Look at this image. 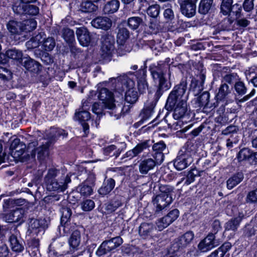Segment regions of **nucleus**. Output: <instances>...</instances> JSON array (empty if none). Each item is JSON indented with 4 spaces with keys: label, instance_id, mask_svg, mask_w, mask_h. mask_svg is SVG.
Listing matches in <instances>:
<instances>
[{
    "label": "nucleus",
    "instance_id": "50",
    "mask_svg": "<svg viewBox=\"0 0 257 257\" xmlns=\"http://www.w3.org/2000/svg\"><path fill=\"white\" fill-rule=\"evenodd\" d=\"M121 151L119 149H116L115 146L110 145L104 150V153L105 155H110L117 157L120 154Z\"/></svg>",
    "mask_w": 257,
    "mask_h": 257
},
{
    "label": "nucleus",
    "instance_id": "38",
    "mask_svg": "<svg viewBox=\"0 0 257 257\" xmlns=\"http://www.w3.org/2000/svg\"><path fill=\"white\" fill-rule=\"evenodd\" d=\"M251 150L247 148H244L241 149L237 155V158L239 162L247 161L248 162L250 155H251Z\"/></svg>",
    "mask_w": 257,
    "mask_h": 257
},
{
    "label": "nucleus",
    "instance_id": "26",
    "mask_svg": "<svg viewBox=\"0 0 257 257\" xmlns=\"http://www.w3.org/2000/svg\"><path fill=\"white\" fill-rule=\"evenodd\" d=\"M61 212L62 217L61 223L62 226L64 227V230L65 231H68L69 230L68 222L69 221L72 214L71 210L69 208L64 207L62 208Z\"/></svg>",
    "mask_w": 257,
    "mask_h": 257
},
{
    "label": "nucleus",
    "instance_id": "35",
    "mask_svg": "<svg viewBox=\"0 0 257 257\" xmlns=\"http://www.w3.org/2000/svg\"><path fill=\"white\" fill-rule=\"evenodd\" d=\"M12 249L15 252H20L24 249L23 245L20 243L17 237L12 234L9 238Z\"/></svg>",
    "mask_w": 257,
    "mask_h": 257
},
{
    "label": "nucleus",
    "instance_id": "4",
    "mask_svg": "<svg viewBox=\"0 0 257 257\" xmlns=\"http://www.w3.org/2000/svg\"><path fill=\"white\" fill-rule=\"evenodd\" d=\"M122 242L123 240L119 236L104 241L98 248L96 253L99 256L105 254L119 246Z\"/></svg>",
    "mask_w": 257,
    "mask_h": 257
},
{
    "label": "nucleus",
    "instance_id": "43",
    "mask_svg": "<svg viewBox=\"0 0 257 257\" xmlns=\"http://www.w3.org/2000/svg\"><path fill=\"white\" fill-rule=\"evenodd\" d=\"M92 187L91 185H89L83 182L77 187V190L81 195L88 196L91 195L93 192Z\"/></svg>",
    "mask_w": 257,
    "mask_h": 257
},
{
    "label": "nucleus",
    "instance_id": "17",
    "mask_svg": "<svg viewBox=\"0 0 257 257\" xmlns=\"http://www.w3.org/2000/svg\"><path fill=\"white\" fill-rule=\"evenodd\" d=\"M91 24L95 28L107 30L111 28L112 21L107 17H99L93 19L91 22Z\"/></svg>",
    "mask_w": 257,
    "mask_h": 257
},
{
    "label": "nucleus",
    "instance_id": "37",
    "mask_svg": "<svg viewBox=\"0 0 257 257\" xmlns=\"http://www.w3.org/2000/svg\"><path fill=\"white\" fill-rule=\"evenodd\" d=\"M130 32L124 27H119L117 35V41L120 44H123L129 38Z\"/></svg>",
    "mask_w": 257,
    "mask_h": 257
},
{
    "label": "nucleus",
    "instance_id": "52",
    "mask_svg": "<svg viewBox=\"0 0 257 257\" xmlns=\"http://www.w3.org/2000/svg\"><path fill=\"white\" fill-rule=\"evenodd\" d=\"M210 97V94L207 91L203 92L198 97V102L199 106L206 107L208 104Z\"/></svg>",
    "mask_w": 257,
    "mask_h": 257
},
{
    "label": "nucleus",
    "instance_id": "8",
    "mask_svg": "<svg viewBox=\"0 0 257 257\" xmlns=\"http://www.w3.org/2000/svg\"><path fill=\"white\" fill-rule=\"evenodd\" d=\"M124 85L127 89L125 93V101L130 103H135L138 99V93L135 88L134 81L130 78H127Z\"/></svg>",
    "mask_w": 257,
    "mask_h": 257
},
{
    "label": "nucleus",
    "instance_id": "30",
    "mask_svg": "<svg viewBox=\"0 0 257 257\" xmlns=\"http://www.w3.org/2000/svg\"><path fill=\"white\" fill-rule=\"evenodd\" d=\"M81 233L78 230L73 232L69 239V243L70 246L74 249H78L81 243Z\"/></svg>",
    "mask_w": 257,
    "mask_h": 257
},
{
    "label": "nucleus",
    "instance_id": "40",
    "mask_svg": "<svg viewBox=\"0 0 257 257\" xmlns=\"http://www.w3.org/2000/svg\"><path fill=\"white\" fill-rule=\"evenodd\" d=\"M67 135V133L63 130L55 127L51 128L48 135V139L50 140L48 141L52 143V140H54L55 138L60 136H66Z\"/></svg>",
    "mask_w": 257,
    "mask_h": 257
},
{
    "label": "nucleus",
    "instance_id": "59",
    "mask_svg": "<svg viewBox=\"0 0 257 257\" xmlns=\"http://www.w3.org/2000/svg\"><path fill=\"white\" fill-rule=\"evenodd\" d=\"M170 223H172L179 216V211L177 209H174L171 211L167 215H166Z\"/></svg>",
    "mask_w": 257,
    "mask_h": 257
},
{
    "label": "nucleus",
    "instance_id": "62",
    "mask_svg": "<svg viewBox=\"0 0 257 257\" xmlns=\"http://www.w3.org/2000/svg\"><path fill=\"white\" fill-rule=\"evenodd\" d=\"M166 146L164 142L160 141L158 143H155L153 146V149L154 152H162L164 149H166Z\"/></svg>",
    "mask_w": 257,
    "mask_h": 257
},
{
    "label": "nucleus",
    "instance_id": "33",
    "mask_svg": "<svg viewBox=\"0 0 257 257\" xmlns=\"http://www.w3.org/2000/svg\"><path fill=\"white\" fill-rule=\"evenodd\" d=\"M119 7V2L118 0H111L105 5L103 11L105 14H112L118 10Z\"/></svg>",
    "mask_w": 257,
    "mask_h": 257
},
{
    "label": "nucleus",
    "instance_id": "55",
    "mask_svg": "<svg viewBox=\"0 0 257 257\" xmlns=\"http://www.w3.org/2000/svg\"><path fill=\"white\" fill-rule=\"evenodd\" d=\"M26 146L25 144L22 143L15 150L12 152V154L16 158H20L25 152Z\"/></svg>",
    "mask_w": 257,
    "mask_h": 257
},
{
    "label": "nucleus",
    "instance_id": "58",
    "mask_svg": "<svg viewBox=\"0 0 257 257\" xmlns=\"http://www.w3.org/2000/svg\"><path fill=\"white\" fill-rule=\"evenodd\" d=\"M246 200L247 202L252 203L257 202V188L248 192Z\"/></svg>",
    "mask_w": 257,
    "mask_h": 257
},
{
    "label": "nucleus",
    "instance_id": "57",
    "mask_svg": "<svg viewBox=\"0 0 257 257\" xmlns=\"http://www.w3.org/2000/svg\"><path fill=\"white\" fill-rule=\"evenodd\" d=\"M0 78L4 80H9L12 78V73L8 69L0 66Z\"/></svg>",
    "mask_w": 257,
    "mask_h": 257
},
{
    "label": "nucleus",
    "instance_id": "21",
    "mask_svg": "<svg viewBox=\"0 0 257 257\" xmlns=\"http://www.w3.org/2000/svg\"><path fill=\"white\" fill-rule=\"evenodd\" d=\"M7 28L11 35H20L22 34V24L21 22L11 20L7 24Z\"/></svg>",
    "mask_w": 257,
    "mask_h": 257
},
{
    "label": "nucleus",
    "instance_id": "24",
    "mask_svg": "<svg viewBox=\"0 0 257 257\" xmlns=\"http://www.w3.org/2000/svg\"><path fill=\"white\" fill-rule=\"evenodd\" d=\"M180 5L182 14L188 18H191L195 15L196 13V3L180 4Z\"/></svg>",
    "mask_w": 257,
    "mask_h": 257
},
{
    "label": "nucleus",
    "instance_id": "23",
    "mask_svg": "<svg viewBox=\"0 0 257 257\" xmlns=\"http://www.w3.org/2000/svg\"><path fill=\"white\" fill-rule=\"evenodd\" d=\"M156 166L154 159L148 158L141 161L139 164V171L142 174H147Z\"/></svg>",
    "mask_w": 257,
    "mask_h": 257
},
{
    "label": "nucleus",
    "instance_id": "54",
    "mask_svg": "<svg viewBox=\"0 0 257 257\" xmlns=\"http://www.w3.org/2000/svg\"><path fill=\"white\" fill-rule=\"evenodd\" d=\"M94 206V201L90 199H87L81 203V208L84 211H89L92 210Z\"/></svg>",
    "mask_w": 257,
    "mask_h": 257
},
{
    "label": "nucleus",
    "instance_id": "34",
    "mask_svg": "<svg viewBox=\"0 0 257 257\" xmlns=\"http://www.w3.org/2000/svg\"><path fill=\"white\" fill-rule=\"evenodd\" d=\"M150 70L154 79L159 78V77L165 75L164 66L160 64H153L150 66Z\"/></svg>",
    "mask_w": 257,
    "mask_h": 257
},
{
    "label": "nucleus",
    "instance_id": "22",
    "mask_svg": "<svg viewBox=\"0 0 257 257\" xmlns=\"http://www.w3.org/2000/svg\"><path fill=\"white\" fill-rule=\"evenodd\" d=\"M154 230L155 227L152 223L144 222L141 224L139 233L141 237L146 239L151 236Z\"/></svg>",
    "mask_w": 257,
    "mask_h": 257
},
{
    "label": "nucleus",
    "instance_id": "60",
    "mask_svg": "<svg viewBox=\"0 0 257 257\" xmlns=\"http://www.w3.org/2000/svg\"><path fill=\"white\" fill-rule=\"evenodd\" d=\"M236 91L240 95H243L245 93L246 89L244 84L242 82H238L236 83L234 86Z\"/></svg>",
    "mask_w": 257,
    "mask_h": 257
},
{
    "label": "nucleus",
    "instance_id": "16",
    "mask_svg": "<svg viewBox=\"0 0 257 257\" xmlns=\"http://www.w3.org/2000/svg\"><path fill=\"white\" fill-rule=\"evenodd\" d=\"M21 64L28 71L38 73L40 71L41 65L29 57H24Z\"/></svg>",
    "mask_w": 257,
    "mask_h": 257
},
{
    "label": "nucleus",
    "instance_id": "15",
    "mask_svg": "<svg viewBox=\"0 0 257 257\" xmlns=\"http://www.w3.org/2000/svg\"><path fill=\"white\" fill-rule=\"evenodd\" d=\"M215 235L213 233L209 234L198 245V249L202 252L207 251L215 246Z\"/></svg>",
    "mask_w": 257,
    "mask_h": 257
},
{
    "label": "nucleus",
    "instance_id": "13",
    "mask_svg": "<svg viewBox=\"0 0 257 257\" xmlns=\"http://www.w3.org/2000/svg\"><path fill=\"white\" fill-rule=\"evenodd\" d=\"M76 34L81 45L88 46L91 40V36L88 30L84 27L77 29Z\"/></svg>",
    "mask_w": 257,
    "mask_h": 257
},
{
    "label": "nucleus",
    "instance_id": "32",
    "mask_svg": "<svg viewBox=\"0 0 257 257\" xmlns=\"http://www.w3.org/2000/svg\"><path fill=\"white\" fill-rule=\"evenodd\" d=\"M6 55L10 59L16 60L20 63L23 61V55L21 51L16 49H9L6 52Z\"/></svg>",
    "mask_w": 257,
    "mask_h": 257
},
{
    "label": "nucleus",
    "instance_id": "12",
    "mask_svg": "<svg viewBox=\"0 0 257 257\" xmlns=\"http://www.w3.org/2000/svg\"><path fill=\"white\" fill-rule=\"evenodd\" d=\"M233 0H222L221 5V12L224 15L229 14L232 10V13H235L237 17H239L241 11V8L238 4H235L231 7Z\"/></svg>",
    "mask_w": 257,
    "mask_h": 257
},
{
    "label": "nucleus",
    "instance_id": "11",
    "mask_svg": "<svg viewBox=\"0 0 257 257\" xmlns=\"http://www.w3.org/2000/svg\"><path fill=\"white\" fill-rule=\"evenodd\" d=\"M13 10L19 14H26L33 16L37 15L39 12L38 7L28 4H19L18 5H15L13 7Z\"/></svg>",
    "mask_w": 257,
    "mask_h": 257
},
{
    "label": "nucleus",
    "instance_id": "49",
    "mask_svg": "<svg viewBox=\"0 0 257 257\" xmlns=\"http://www.w3.org/2000/svg\"><path fill=\"white\" fill-rule=\"evenodd\" d=\"M75 119L80 121H85L90 118V114L86 110H79L75 113Z\"/></svg>",
    "mask_w": 257,
    "mask_h": 257
},
{
    "label": "nucleus",
    "instance_id": "56",
    "mask_svg": "<svg viewBox=\"0 0 257 257\" xmlns=\"http://www.w3.org/2000/svg\"><path fill=\"white\" fill-rule=\"evenodd\" d=\"M171 223L166 216L159 219L156 222L157 226L159 230H162L163 229L168 226Z\"/></svg>",
    "mask_w": 257,
    "mask_h": 257
},
{
    "label": "nucleus",
    "instance_id": "2",
    "mask_svg": "<svg viewBox=\"0 0 257 257\" xmlns=\"http://www.w3.org/2000/svg\"><path fill=\"white\" fill-rule=\"evenodd\" d=\"M186 87L187 82L185 80L181 81L180 84L175 86L167 101L166 107L168 110H172L178 100H183L182 98L186 90Z\"/></svg>",
    "mask_w": 257,
    "mask_h": 257
},
{
    "label": "nucleus",
    "instance_id": "14",
    "mask_svg": "<svg viewBox=\"0 0 257 257\" xmlns=\"http://www.w3.org/2000/svg\"><path fill=\"white\" fill-rule=\"evenodd\" d=\"M172 201L171 195L160 194L154 200V203L156 204V211H160L170 204Z\"/></svg>",
    "mask_w": 257,
    "mask_h": 257
},
{
    "label": "nucleus",
    "instance_id": "64",
    "mask_svg": "<svg viewBox=\"0 0 257 257\" xmlns=\"http://www.w3.org/2000/svg\"><path fill=\"white\" fill-rule=\"evenodd\" d=\"M183 122L179 119H175L172 122L168 123V125L172 129L178 130L181 128Z\"/></svg>",
    "mask_w": 257,
    "mask_h": 257
},
{
    "label": "nucleus",
    "instance_id": "9",
    "mask_svg": "<svg viewBox=\"0 0 257 257\" xmlns=\"http://www.w3.org/2000/svg\"><path fill=\"white\" fill-rule=\"evenodd\" d=\"M24 210L22 208L16 207L9 213H5L1 215L4 221L9 223L17 222L21 220L24 216Z\"/></svg>",
    "mask_w": 257,
    "mask_h": 257
},
{
    "label": "nucleus",
    "instance_id": "42",
    "mask_svg": "<svg viewBox=\"0 0 257 257\" xmlns=\"http://www.w3.org/2000/svg\"><path fill=\"white\" fill-rule=\"evenodd\" d=\"M213 0H201L199 6V12L202 14H207L210 10Z\"/></svg>",
    "mask_w": 257,
    "mask_h": 257
},
{
    "label": "nucleus",
    "instance_id": "25",
    "mask_svg": "<svg viewBox=\"0 0 257 257\" xmlns=\"http://www.w3.org/2000/svg\"><path fill=\"white\" fill-rule=\"evenodd\" d=\"M44 33H39L34 37H33L29 41L26 43V47L29 49L37 48L40 44L44 41Z\"/></svg>",
    "mask_w": 257,
    "mask_h": 257
},
{
    "label": "nucleus",
    "instance_id": "39",
    "mask_svg": "<svg viewBox=\"0 0 257 257\" xmlns=\"http://www.w3.org/2000/svg\"><path fill=\"white\" fill-rule=\"evenodd\" d=\"M23 32H30L34 30L37 26V22L34 19H28L21 22Z\"/></svg>",
    "mask_w": 257,
    "mask_h": 257
},
{
    "label": "nucleus",
    "instance_id": "48",
    "mask_svg": "<svg viewBox=\"0 0 257 257\" xmlns=\"http://www.w3.org/2000/svg\"><path fill=\"white\" fill-rule=\"evenodd\" d=\"M59 171L55 168H51L48 170V172L44 177L45 183H49L50 181H54L55 177L57 176Z\"/></svg>",
    "mask_w": 257,
    "mask_h": 257
},
{
    "label": "nucleus",
    "instance_id": "31",
    "mask_svg": "<svg viewBox=\"0 0 257 257\" xmlns=\"http://www.w3.org/2000/svg\"><path fill=\"white\" fill-rule=\"evenodd\" d=\"M243 179V175L242 173H237L230 177L227 181V187L231 189L240 183Z\"/></svg>",
    "mask_w": 257,
    "mask_h": 257
},
{
    "label": "nucleus",
    "instance_id": "19",
    "mask_svg": "<svg viewBox=\"0 0 257 257\" xmlns=\"http://www.w3.org/2000/svg\"><path fill=\"white\" fill-rule=\"evenodd\" d=\"M173 109H174L173 113L174 119H180L184 116L187 111L186 101L185 100H178Z\"/></svg>",
    "mask_w": 257,
    "mask_h": 257
},
{
    "label": "nucleus",
    "instance_id": "6",
    "mask_svg": "<svg viewBox=\"0 0 257 257\" xmlns=\"http://www.w3.org/2000/svg\"><path fill=\"white\" fill-rule=\"evenodd\" d=\"M52 142L46 141L40 145L37 148L33 150L31 153L32 158H35L37 156V159L41 162L46 160L48 158L49 155V147Z\"/></svg>",
    "mask_w": 257,
    "mask_h": 257
},
{
    "label": "nucleus",
    "instance_id": "44",
    "mask_svg": "<svg viewBox=\"0 0 257 257\" xmlns=\"http://www.w3.org/2000/svg\"><path fill=\"white\" fill-rule=\"evenodd\" d=\"M62 36L67 43H71L74 40V32L68 28H64L62 29Z\"/></svg>",
    "mask_w": 257,
    "mask_h": 257
},
{
    "label": "nucleus",
    "instance_id": "1",
    "mask_svg": "<svg viewBox=\"0 0 257 257\" xmlns=\"http://www.w3.org/2000/svg\"><path fill=\"white\" fill-rule=\"evenodd\" d=\"M99 98L102 101V104L100 103L95 102L93 104L92 110L97 115L102 113L103 108L115 110L114 115L118 117L121 109L117 111L118 108L116 107L114 103V99L113 94L106 88H102L100 89L99 94Z\"/></svg>",
    "mask_w": 257,
    "mask_h": 257
},
{
    "label": "nucleus",
    "instance_id": "45",
    "mask_svg": "<svg viewBox=\"0 0 257 257\" xmlns=\"http://www.w3.org/2000/svg\"><path fill=\"white\" fill-rule=\"evenodd\" d=\"M97 6L90 1L83 2L81 4V10L85 13H91L96 11Z\"/></svg>",
    "mask_w": 257,
    "mask_h": 257
},
{
    "label": "nucleus",
    "instance_id": "29",
    "mask_svg": "<svg viewBox=\"0 0 257 257\" xmlns=\"http://www.w3.org/2000/svg\"><path fill=\"white\" fill-rule=\"evenodd\" d=\"M199 175V172L196 169H192L188 172L186 177L183 178L178 184L183 183L184 185H189L194 181L196 176Z\"/></svg>",
    "mask_w": 257,
    "mask_h": 257
},
{
    "label": "nucleus",
    "instance_id": "3",
    "mask_svg": "<svg viewBox=\"0 0 257 257\" xmlns=\"http://www.w3.org/2000/svg\"><path fill=\"white\" fill-rule=\"evenodd\" d=\"M101 41V57L105 61H109L111 60L114 52V45L115 41L114 37L110 35H104L102 37Z\"/></svg>",
    "mask_w": 257,
    "mask_h": 257
},
{
    "label": "nucleus",
    "instance_id": "27",
    "mask_svg": "<svg viewBox=\"0 0 257 257\" xmlns=\"http://www.w3.org/2000/svg\"><path fill=\"white\" fill-rule=\"evenodd\" d=\"M148 141H144L138 144L133 149L126 153L127 157H134L138 155L144 150L149 148Z\"/></svg>",
    "mask_w": 257,
    "mask_h": 257
},
{
    "label": "nucleus",
    "instance_id": "41",
    "mask_svg": "<svg viewBox=\"0 0 257 257\" xmlns=\"http://www.w3.org/2000/svg\"><path fill=\"white\" fill-rule=\"evenodd\" d=\"M142 23L143 20L139 17H131L127 21L128 27L133 30L137 29Z\"/></svg>",
    "mask_w": 257,
    "mask_h": 257
},
{
    "label": "nucleus",
    "instance_id": "46",
    "mask_svg": "<svg viewBox=\"0 0 257 257\" xmlns=\"http://www.w3.org/2000/svg\"><path fill=\"white\" fill-rule=\"evenodd\" d=\"M156 81H158V90L159 91L166 90L171 87L170 84L167 82V80L164 77V75L159 77V78L154 79Z\"/></svg>",
    "mask_w": 257,
    "mask_h": 257
},
{
    "label": "nucleus",
    "instance_id": "36",
    "mask_svg": "<svg viewBox=\"0 0 257 257\" xmlns=\"http://www.w3.org/2000/svg\"><path fill=\"white\" fill-rule=\"evenodd\" d=\"M47 189L50 191L63 192L66 190L65 186H62L56 180L45 183Z\"/></svg>",
    "mask_w": 257,
    "mask_h": 257
},
{
    "label": "nucleus",
    "instance_id": "20",
    "mask_svg": "<svg viewBox=\"0 0 257 257\" xmlns=\"http://www.w3.org/2000/svg\"><path fill=\"white\" fill-rule=\"evenodd\" d=\"M25 202L24 199H8L5 200L3 205V210L5 212L7 211H11L12 210H14L16 207L23 205Z\"/></svg>",
    "mask_w": 257,
    "mask_h": 257
},
{
    "label": "nucleus",
    "instance_id": "61",
    "mask_svg": "<svg viewBox=\"0 0 257 257\" xmlns=\"http://www.w3.org/2000/svg\"><path fill=\"white\" fill-rule=\"evenodd\" d=\"M153 157L154 158V161L156 164V166L157 165H160L163 161L164 158V154L161 152H156L153 155Z\"/></svg>",
    "mask_w": 257,
    "mask_h": 257
},
{
    "label": "nucleus",
    "instance_id": "28",
    "mask_svg": "<svg viewBox=\"0 0 257 257\" xmlns=\"http://www.w3.org/2000/svg\"><path fill=\"white\" fill-rule=\"evenodd\" d=\"M115 186V181L109 178L104 182L102 186L98 190L100 194L105 195L109 193Z\"/></svg>",
    "mask_w": 257,
    "mask_h": 257
},
{
    "label": "nucleus",
    "instance_id": "18",
    "mask_svg": "<svg viewBox=\"0 0 257 257\" xmlns=\"http://www.w3.org/2000/svg\"><path fill=\"white\" fill-rule=\"evenodd\" d=\"M244 215L242 213H239L238 216L229 220L224 226L225 231L235 232L241 222Z\"/></svg>",
    "mask_w": 257,
    "mask_h": 257
},
{
    "label": "nucleus",
    "instance_id": "7",
    "mask_svg": "<svg viewBox=\"0 0 257 257\" xmlns=\"http://www.w3.org/2000/svg\"><path fill=\"white\" fill-rule=\"evenodd\" d=\"M194 237L192 231H189L175 240L172 245L173 252L178 251L180 248H184L190 244Z\"/></svg>",
    "mask_w": 257,
    "mask_h": 257
},
{
    "label": "nucleus",
    "instance_id": "47",
    "mask_svg": "<svg viewBox=\"0 0 257 257\" xmlns=\"http://www.w3.org/2000/svg\"><path fill=\"white\" fill-rule=\"evenodd\" d=\"M229 93L230 90L228 85L226 83H223L220 86L216 96L218 99L222 100L224 99Z\"/></svg>",
    "mask_w": 257,
    "mask_h": 257
},
{
    "label": "nucleus",
    "instance_id": "51",
    "mask_svg": "<svg viewBox=\"0 0 257 257\" xmlns=\"http://www.w3.org/2000/svg\"><path fill=\"white\" fill-rule=\"evenodd\" d=\"M55 46L54 39L52 37H49L44 39L43 41L42 47L44 50L47 51H50L53 49Z\"/></svg>",
    "mask_w": 257,
    "mask_h": 257
},
{
    "label": "nucleus",
    "instance_id": "63",
    "mask_svg": "<svg viewBox=\"0 0 257 257\" xmlns=\"http://www.w3.org/2000/svg\"><path fill=\"white\" fill-rule=\"evenodd\" d=\"M254 0H245L243 4V8L246 12H250L253 9Z\"/></svg>",
    "mask_w": 257,
    "mask_h": 257
},
{
    "label": "nucleus",
    "instance_id": "53",
    "mask_svg": "<svg viewBox=\"0 0 257 257\" xmlns=\"http://www.w3.org/2000/svg\"><path fill=\"white\" fill-rule=\"evenodd\" d=\"M160 7L158 5H153L150 6L147 10L148 14L152 17L156 18L159 14Z\"/></svg>",
    "mask_w": 257,
    "mask_h": 257
},
{
    "label": "nucleus",
    "instance_id": "5",
    "mask_svg": "<svg viewBox=\"0 0 257 257\" xmlns=\"http://www.w3.org/2000/svg\"><path fill=\"white\" fill-rule=\"evenodd\" d=\"M193 162V159L189 152L180 151L174 161V167L178 170H182L187 168Z\"/></svg>",
    "mask_w": 257,
    "mask_h": 257
},
{
    "label": "nucleus",
    "instance_id": "10",
    "mask_svg": "<svg viewBox=\"0 0 257 257\" xmlns=\"http://www.w3.org/2000/svg\"><path fill=\"white\" fill-rule=\"evenodd\" d=\"M47 227V224L45 219H32L29 225L28 231L30 233L37 235L39 233H43Z\"/></svg>",
    "mask_w": 257,
    "mask_h": 257
}]
</instances>
